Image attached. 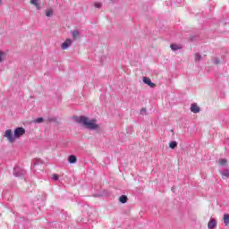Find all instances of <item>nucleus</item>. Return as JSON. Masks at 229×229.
<instances>
[{
	"label": "nucleus",
	"instance_id": "f03ea898",
	"mask_svg": "<svg viewBox=\"0 0 229 229\" xmlns=\"http://www.w3.org/2000/svg\"><path fill=\"white\" fill-rule=\"evenodd\" d=\"M4 137L10 142V144H13L15 142V135L12 133V130H6Z\"/></svg>",
	"mask_w": 229,
	"mask_h": 229
},
{
	"label": "nucleus",
	"instance_id": "0eeeda50",
	"mask_svg": "<svg viewBox=\"0 0 229 229\" xmlns=\"http://www.w3.org/2000/svg\"><path fill=\"white\" fill-rule=\"evenodd\" d=\"M217 226V221H216V218H211L208 224V229H214Z\"/></svg>",
	"mask_w": 229,
	"mask_h": 229
},
{
	"label": "nucleus",
	"instance_id": "393cba45",
	"mask_svg": "<svg viewBox=\"0 0 229 229\" xmlns=\"http://www.w3.org/2000/svg\"><path fill=\"white\" fill-rule=\"evenodd\" d=\"M48 123H56V118L52 117V118H47Z\"/></svg>",
	"mask_w": 229,
	"mask_h": 229
},
{
	"label": "nucleus",
	"instance_id": "dca6fc26",
	"mask_svg": "<svg viewBox=\"0 0 229 229\" xmlns=\"http://www.w3.org/2000/svg\"><path fill=\"white\" fill-rule=\"evenodd\" d=\"M55 11L53 9H48L46 11V17H53Z\"/></svg>",
	"mask_w": 229,
	"mask_h": 229
},
{
	"label": "nucleus",
	"instance_id": "f257e3e1",
	"mask_svg": "<svg viewBox=\"0 0 229 229\" xmlns=\"http://www.w3.org/2000/svg\"><path fill=\"white\" fill-rule=\"evenodd\" d=\"M76 123L81 124V126L85 127L87 130L98 131L101 126L98 123V120L96 119H89L87 116H79L75 119Z\"/></svg>",
	"mask_w": 229,
	"mask_h": 229
},
{
	"label": "nucleus",
	"instance_id": "2eb2a0df",
	"mask_svg": "<svg viewBox=\"0 0 229 229\" xmlns=\"http://www.w3.org/2000/svg\"><path fill=\"white\" fill-rule=\"evenodd\" d=\"M6 60V53L0 50V64H3Z\"/></svg>",
	"mask_w": 229,
	"mask_h": 229
},
{
	"label": "nucleus",
	"instance_id": "ddd939ff",
	"mask_svg": "<svg viewBox=\"0 0 229 229\" xmlns=\"http://www.w3.org/2000/svg\"><path fill=\"white\" fill-rule=\"evenodd\" d=\"M170 48L172 49V51H178V49H182V45L171 44Z\"/></svg>",
	"mask_w": 229,
	"mask_h": 229
},
{
	"label": "nucleus",
	"instance_id": "9b49d317",
	"mask_svg": "<svg viewBox=\"0 0 229 229\" xmlns=\"http://www.w3.org/2000/svg\"><path fill=\"white\" fill-rule=\"evenodd\" d=\"M71 33L73 40H78V38H80V30H71Z\"/></svg>",
	"mask_w": 229,
	"mask_h": 229
},
{
	"label": "nucleus",
	"instance_id": "6ab92c4d",
	"mask_svg": "<svg viewBox=\"0 0 229 229\" xmlns=\"http://www.w3.org/2000/svg\"><path fill=\"white\" fill-rule=\"evenodd\" d=\"M220 174H222L223 178H228L229 177V170H224L223 172H220Z\"/></svg>",
	"mask_w": 229,
	"mask_h": 229
},
{
	"label": "nucleus",
	"instance_id": "6e6552de",
	"mask_svg": "<svg viewBox=\"0 0 229 229\" xmlns=\"http://www.w3.org/2000/svg\"><path fill=\"white\" fill-rule=\"evenodd\" d=\"M143 82L146 84V85H148V87H151V89L155 88L156 85L155 83H153L151 81V79H149L148 77H143Z\"/></svg>",
	"mask_w": 229,
	"mask_h": 229
},
{
	"label": "nucleus",
	"instance_id": "39448f33",
	"mask_svg": "<svg viewBox=\"0 0 229 229\" xmlns=\"http://www.w3.org/2000/svg\"><path fill=\"white\" fill-rule=\"evenodd\" d=\"M13 174L17 178H21V176H24L25 172H24V170H21V168L16 167V168L13 169Z\"/></svg>",
	"mask_w": 229,
	"mask_h": 229
},
{
	"label": "nucleus",
	"instance_id": "20e7f679",
	"mask_svg": "<svg viewBox=\"0 0 229 229\" xmlns=\"http://www.w3.org/2000/svg\"><path fill=\"white\" fill-rule=\"evenodd\" d=\"M72 46V39L67 38L64 42L62 43L61 45V49L63 51H65L67 48Z\"/></svg>",
	"mask_w": 229,
	"mask_h": 229
},
{
	"label": "nucleus",
	"instance_id": "b1692460",
	"mask_svg": "<svg viewBox=\"0 0 229 229\" xmlns=\"http://www.w3.org/2000/svg\"><path fill=\"white\" fill-rule=\"evenodd\" d=\"M95 8H101L103 6V4L97 2L94 4Z\"/></svg>",
	"mask_w": 229,
	"mask_h": 229
},
{
	"label": "nucleus",
	"instance_id": "f8f14e48",
	"mask_svg": "<svg viewBox=\"0 0 229 229\" xmlns=\"http://www.w3.org/2000/svg\"><path fill=\"white\" fill-rule=\"evenodd\" d=\"M218 164L222 167H226V165H228V160L226 158H221L218 160Z\"/></svg>",
	"mask_w": 229,
	"mask_h": 229
},
{
	"label": "nucleus",
	"instance_id": "4be33fe9",
	"mask_svg": "<svg viewBox=\"0 0 229 229\" xmlns=\"http://www.w3.org/2000/svg\"><path fill=\"white\" fill-rule=\"evenodd\" d=\"M140 115H148V110L146 108H141L140 111Z\"/></svg>",
	"mask_w": 229,
	"mask_h": 229
},
{
	"label": "nucleus",
	"instance_id": "aec40b11",
	"mask_svg": "<svg viewBox=\"0 0 229 229\" xmlns=\"http://www.w3.org/2000/svg\"><path fill=\"white\" fill-rule=\"evenodd\" d=\"M176 146H178V142H176V141H171L169 143V148H171V149H174V148H176Z\"/></svg>",
	"mask_w": 229,
	"mask_h": 229
},
{
	"label": "nucleus",
	"instance_id": "a878e982",
	"mask_svg": "<svg viewBox=\"0 0 229 229\" xmlns=\"http://www.w3.org/2000/svg\"><path fill=\"white\" fill-rule=\"evenodd\" d=\"M52 178L55 182H58V175L56 174H54Z\"/></svg>",
	"mask_w": 229,
	"mask_h": 229
},
{
	"label": "nucleus",
	"instance_id": "1a4fd4ad",
	"mask_svg": "<svg viewBox=\"0 0 229 229\" xmlns=\"http://www.w3.org/2000/svg\"><path fill=\"white\" fill-rule=\"evenodd\" d=\"M199 106H198V104L193 103L191 106V112H192L193 114H199Z\"/></svg>",
	"mask_w": 229,
	"mask_h": 229
},
{
	"label": "nucleus",
	"instance_id": "7ed1b4c3",
	"mask_svg": "<svg viewBox=\"0 0 229 229\" xmlns=\"http://www.w3.org/2000/svg\"><path fill=\"white\" fill-rule=\"evenodd\" d=\"M26 133V129H24V127H17L14 130V139L16 140V139H20L21 137H22V135H24Z\"/></svg>",
	"mask_w": 229,
	"mask_h": 229
},
{
	"label": "nucleus",
	"instance_id": "423d86ee",
	"mask_svg": "<svg viewBox=\"0 0 229 229\" xmlns=\"http://www.w3.org/2000/svg\"><path fill=\"white\" fill-rule=\"evenodd\" d=\"M30 4H32V6H35L36 10H40L42 8L40 0H30Z\"/></svg>",
	"mask_w": 229,
	"mask_h": 229
},
{
	"label": "nucleus",
	"instance_id": "9d476101",
	"mask_svg": "<svg viewBox=\"0 0 229 229\" xmlns=\"http://www.w3.org/2000/svg\"><path fill=\"white\" fill-rule=\"evenodd\" d=\"M193 56H194L195 64H199V62H201V60H203V55L199 53H195L193 55Z\"/></svg>",
	"mask_w": 229,
	"mask_h": 229
},
{
	"label": "nucleus",
	"instance_id": "5701e85b",
	"mask_svg": "<svg viewBox=\"0 0 229 229\" xmlns=\"http://www.w3.org/2000/svg\"><path fill=\"white\" fill-rule=\"evenodd\" d=\"M213 64H215L216 65H219V64H221V60H219V58H215L213 60Z\"/></svg>",
	"mask_w": 229,
	"mask_h": 229
},
{
	"label": "nucleus",
	"instance_id": "412c9836",
	"mask_svg": "<svg viewBox=\"0 0 229 229\" xmlns=\"http://www.w3.org/2000/svg\"><path fill=\"white\" fill-rule=\"evenodd\" d=\"M33 123H35L36 124H39L40 123H44V118H42V117L37 118L33 121Z\"/></svg>",
	"mask_w": 229,
	"mask_h": 229
},
{
	"label": "nucleus",
	"instance_id": "f3484780",
	"mask_svg": "<svg viewBox=\"0 0 229 229\" xmlns=\"http://www.w3.org/2000/svg\"><path fill=\"white\" fill-rule=\"evenodd\" d=\"M119 201L120 203H126L128 201V197L126 195H122L119 198Z\"/></svg>",
	"mask_w": 229,
	"mask_h": 229
},
{
	"label": "nucleus",
	"instance_id": "a211bd4d",
	"mask_svg": "<svg viewBox=\"0 0 229 229\" xmlns=\"http://www.w3.org/2000/svg\"><path fill=\"white\" fill-rule=\"evenodd\" d=\"M224 223H225V226L229 225V215L228 214L224 215Z\"/></svg>",
	"mask_w": 229,
	"mask_h": 229
},
{
	"label": "nucleus",
	"instance_id": "4468645a",
	"mask_svg": "<svg viewBox=\"0 0 229 229\" xmlns=\"http://www.w3.org/2000/svg\"><path fill=\"white\" fill-rule=\"evenodd\" d=\"M68 162L70 164H76V162H78V158L76 157V156L72 155V156L69 157Z\"/></svg>",
	"mask_w": 229,
	"mask_h": 229
}]
</instances>
